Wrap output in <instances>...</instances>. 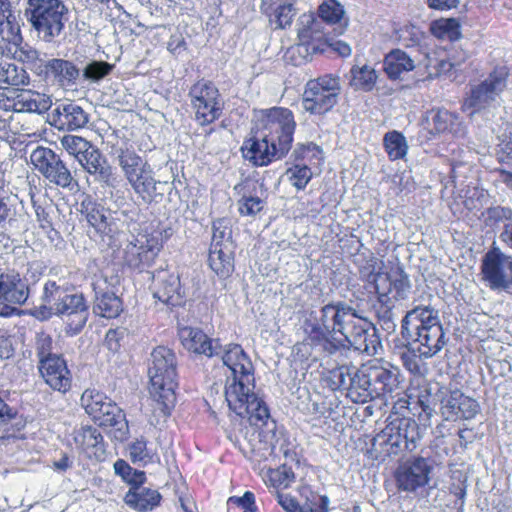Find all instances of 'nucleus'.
I'll use <instances>...</instances> for the list:
<instances>
[{
  "instance_id": "1",
  "label": "nucleus",
  "mask_w": 512,
  "mask_h": 512,
  "mask_svg": "<svg viewBox=\"0 0 512 512\" xmlns=\"http://www.w3.org/2000/svg\"><path fill=\"white\" fill-rule=\"evenodd\" d=\"M223 364L230 370L225 387V399L229 408L252 425L264 423L270 416L266 404L254 392V368L249 356L238 344H220Z\"/></svg>"
},
{
  "instance_id": "2",
  "label": "nucleus",
  "mask_w": 512,
  "mask_h": 512,
  "mask_svg": "<svg viewBox=\"0 0 512 512\" xmlns=\"http://www.w3.org/2000/svg\"><path fill=\"white\" fill-rule=\"evenodd\" d=\"M148 375L152 398V416L149 422L156 426L167 419L176 401L177 358L173 350L165 346L153 349L149 359Z\"/></svg>"
},
{
  "instance_id": "3",
  "label": "nucleus",
  "mask_w": 512,
  "mask_h": 512,
  "mask_svg": "<svg viewBox=\"0 0 512 512\" xmlns=\"http://www.w3.org/2000/svg\"><path fill=\"white\" fill-rule=\"evenodd\" d=\"M349 305L344 302L329 303L319 310V315L310 316L304 323L306 341L319 351L329 355L340 348V333Z\"/></svg>"
},
{
  "instance_id": "4",
  "label": "nucleus",
  "mask_w": 512,
  "mask_h": 512,
  "mask_svg": "<svg viewBox=\"0 0 512 512\" xmlns=\"http://www.w3.org/2000/svg\"><path fill=\"white\" fill-rule=\"evenodd\" d=\"M70 10L64 0H25L24 16L45 43H52L65 29Z\"/></svg>"
},
{
  "instance_id": "5",
  "label": "nucleus",
  "mask_w": 512,
  "mask_h": 512,
  "mask_svg": "<svg viewBox=\"0 0 512 512\" xmlns=\"http://www.w3.org/2000/svg\"><path fill=\"white\" fill-rule=\"evenodd\" d=\"M41 299L40 308L47 312L46 316L55 314L71 317L69 325L75 331H80L84 327L88 312L81 294L69 293L64 286L58 285L55 281H48L44 285Z\"/></svg>"
},
{
  "instance_id": "6",
  "label": "nucleus",
  "mask_w": 512,
  "mask_h": 512,
  "mask_svg": "<svg viewBox=\"0 0 512 512\" xmlns=\"http://www.w3.org/2000/svg\"><path fill=\"white\" fill-rule=\"evenodd\" d=\"M421 439L420 428L412 418H395L373 439L372 446L384 456L412 452Z\"/></svg>"
},
{
  "instance_id": "7",
  "label": "nucleus",
  "mask_w": 512,
  "mask_h": 512,
  "mask_svg": "<svg viewBox=\"0 0 512 512\" xmlns=\"http://www.w3.org/2000/svg\"><path fill=\"white\" fill-rule=\"evenodd\" d=\"M508 70L495 68L484 80L470 85V91L463 103V111L470 116L499 104V98L507 87Z\"/></svg>"
},
{
  "instance_id": "8",
  "label": "nucleus",
  "mask_w": 512,
  "mask_h": 512,
  "mask_svg": "<svg viewBox=\"0 0 512 512\" xmlns=\"http://www.w3.org/2000/svg\"><path fill=\"white\" fill-rule=\"evenodd\" d=\"M341 93L340 78L331 74L309 80L304 89L302 106L312 114L329 112Z\"/></svg>"
},
{
  "instance_id": "9",
  "label": "nucleus",
  "mask_w": 512,
  "mask_h": 512,
  "mask_svg": "<svg viewBox=\"0 0 512 512\" xmlns=\"http://www.w3.org/2000/svg\"><path fill=\"white\" fill-rule=\"evenodd\" d=\"M188 96L199 125L207 126L221 117L224 102L218 88L211 81L196 82L190 88Z\"/></svg>"
},
{
  "instance_id": "10",
  "label": "nucleus",
  "mask_w": 512,
  "mask_h": 512,
  "mask_svg": "<svg viewBox=\"0 0 512 512\" xmlns=\"http://www.w3.org/2000/svg\"><path fill=\"white\" fill-rule=\"evenodd\" d=\"M368 365L358 369L342 365L331 371V378L337 388L346 390V395L354 403H366L375 399Z\"/></svg>"
},
{
  "instance_id": "11",
  "label": "nucleus",
  "mask_w": 512,
  "mask_h": 512,
  "mask_svg": "<svg viewBox=\"0 0 512 512\" xmlns=\"http://www.w3.org/2000/svg\"><path fill=\"white\" fill-rule=\"evenodd\" d=\"M482 280L492 290L511 292L512 256L492 247L481 262Z\"/></svg>"
},
{
  "instance_id": "12",
  "label": "nucleus",
  "mask_w": 512,
  "mask_h": 512,
  "mask_svg": "<svg viewBox=\"0 0 512 512\" xmlns=\"http://www.w3.org/2000/svg\"><path fill=\"white\" fill-rule=\"evenodd\" d=\"M30 161L51 184L71 190L77 183L60 156L50 148L38 146L31 152Z\"/></svg>"
},
{
  "instance_id": "13",
  "label": "nucleus",
  "mask_w": 512,
  "mask_h": 512,
  "mask_svg": "<svg viewBox=\"0 0 512 512\" xmlns=\"http://www.w3.org/2000/svg\"><path fill=\"white\" fill-rule=\"evenodd\" d=\"M260 125V128H258L260 132L286 150L291 149L296 127L291 110L283 107H273L262 111Z\"/></svg>"
},
{
  "instance_id": "14",
  "label": "nucleus",
  "mask_w": 512,
  "mask_h": 512,
  "mask_svg": "<svg viewBox=\"0 0 512 512\" xmlns=\"http://www.w3.org/2000/svg\"><path fill=\"white\" fill-rule=\"evenodd\" d=\"M241 151L244 159L256 167L268 166L270 163L282 159L289 152L258 129L244 141Z\"/></svg>"
},
{
  "instance_id": "15",
  "label": "nucleus",
  "mask_w": 512,
  "mask_h": 512,
  "mask_svg": "<svg viewBox=\"0 0 512 512\" xmlns=\"http://www.w3.org/2000/svg\"><path fill=\"white\" fill-rule=\"evenodd\" d=\"M369 326L370 323L359 317L349 306L339 334L355 350L371 355L375 352V340L369 333Z\"/></svg>"
},
{
  "instance_id": "16",
  "label": "nucleus",
  "mask_w": 512,
  "mask_h": 512,
  "mask_svg": "<svg viewBox=\"0 0 512 512\" xmlns=\"http://www.w3.org/2000/svg\"><path fill=\"white\" fill-rule=\"evenodd\" d=\"M432 465L424 457H414L403 462L396 469L395 479L399 490L416 492L430 481Z\"/></svg>"
},
{
  "instance_id": "17",
  "label": "nucleus",
  "mask_w": 512,
  "mask_h": 512,
  "mask_svg": "<svg viewBox=\"0 0 512 512\" xmlns=\"http://www.w3.org/2000/svg\"><path fill=\"white\" fill-rule=\"evenodd\" d=\"M161 247L158 237L138 235L126 245L124 261L129 267L143 271L154 263Z\"/></svg>"
},
{
  "instance_id": "18",
  "label": "nucleus",
  "mask_w": 512,
  "mask_h": 512,
  "mask_svg": "<svg viewBox=\"0 0 512 512\" xmlns=\"http://www.w3.org/2000/svg\"><path fill=\"white\" fill-rule=\"evenodd\" d=\"M297 35L299 43L292 48V51L299 54L305 52L308 55L323 50L322 45L326 39V33L323 31L322 22L316 19L313 14L304 13L300 16Z\"/></svg>"
},
{
  "instance_id": "19",
  "label": "nucleus",
  "mask_w": 512,
  "mask_h": 512,
  "mask_svg": "<svg viewBox=\"0 0 512 512\" xmlns=\"http://www.w3.org/2000/svg\"><path fill=\"white\" fill-rule=\"evenodd\" d=\"M375 398H393L400 388V370L389 362L368 365Z\"/></svg>"
},
{
  "instance_id": "20",
  "label": "nucleus",
  "mask_w": 512,
  "mask_h": 512,
  "mask_svg": "<svg viewBox=\"0 0 512 512\" xmlns=\"http://www.w3.org/2000/svg\"><path fill=\"white\" fill-rule=\"evenodd\" d=\"M377 281V295L379 301L388 305L391 300H403L408 297L411 284L408 275L401 267L392 269L385 276H379Z\"/></svg>"
},
{
  "instance_id": "21",
  "label": "nucleus",
  "mask_w": 512,
  "mask_h": 512,
  "mask_svg": "<svg viewBox=\"0 0 512 512\" xmlns=\"http://www.w3.org/2000/svg\"><path fill=\"white\" fill-rule=\"evenodd\" d=\"M48 117L49 123L62 131H75L85 127L89 122L88 113L75 102L55 104Z\"/></svg>"
},
{
  "instance_id": "22",
  "label": "nucleus",
  "mask_w": 512,
  "mask_h": 512,
  "mask_svg": "<svg viewBox=\"0 0 512 512\" xmlns=\"http://www.w3.org/2000/svg\"><path fill=\"white\" fill-rule=\"evenodd\" d=\"M38 370L45 383L54 391L65 394L71 389L72 375L61 356L42 360Z\"/></svg>"
},
{
  "instance_id": "23",
  "label": "nucleus",
  "mask_w": 512,
  "mask_h": 512,
  "mask_svg": "<svg viewBox=\"0 0 512 512\" xmlns=\"http://www.w3.org/2000/svg\"><path fill=\"white\" fill-rule=\"evenodd\" d=\"M178 336L185 349L207 357H215L220 353V341L210 339L202 330L189 326L181 327Z\"/></svg>"
},
{
  "instance_id": "24",
  "label": "nucleus",
  "mask_w": 512,
  "mask_h": 512,
  "mask_svg": "<svg viewBox=\"0 0 512 512\" xmlns=\"http://www.w3.org/2000/svg\"><path fill=\"white\" fill-rule=\"evenodd\" d=\"M76 160L85 172L95 177V180L106 185H112L113 169L102 152L92 143L85 148V152L80 154Z\"/></svg>"
},
{
  "instance_id": "25",
  "label": "nucleus",
  "mask_w": 512,
  "mask_h": 512,
  "mask_svg": "<svg viewBox=\"0 0 512 512\" xmlns=\"http://www.w3.org/2000/svg\"><path fill=\"white\" fill-rule=\"evenodd\" d=\"M439 325H442L439 311L430 305L415 306L402 320V329L407 336Z\"/></svg>"
},
{
  "instance_id": "26",
  "label": "nucleus",
  "mask_w": 512,
  "mask_h": 512,
  "mask_svg": "<svg viewBox=\"0 0 512 512\" xmlns=\"http://www.w3.org/2000/svg\"><path fill=\"white\" fill-rule=\"evenodd\" d=\"M99 426L112 428L113 437L116 440L126 439L129 427L124 412L110 399L102 406L98 413L92 418Z\"/></svg>"
},
{
  "instance_id": "27",
  "label": "nucleus",
  "mask_w": 512,
  "mask_h": 512,
  "mask_svg": "<svg viewBox=\"0 0 512 512\" xmlns=\"http://www.w3.org/2000/svg\"><path fill=\"white\" fill-rule=\"evenodd\" d=\"M153 295L164 304L176 306L182 302L183 294L179 276L167 271H158L153 274Z\"/></svg>"
},
{
  "instance_id": "28",
  "label": "nucleus",
  "mask_w": 512,
  "mask_h": 512,
  "mask_svg": "<svg viewBox=\"0 0 512 512\" xmlns=\"http://www.w3.org/2000/svg\"><path fill=\"white\" fill-rule=\"evenodd\" d=\"M412 339L414 350L420 356L431 358L439 353L446 344L445 332L442 325L427 328L423 332L408 335Z\"/></svg>"
},
{
  "instance_id": "29",
  "label": "nucleus",
  "mask_w": 512,
  "mask_h": 512,
  "mask_svg": "<svg viewBox=\"0 0 512 512\" xmlns=\"http://www.w3.org/2000/svg\"><path fill=\"white\" fill-rule=\"evenodd\" d=\"M46 77L61 88L74 86L80 77V69L71 61L53 58L44 65Z\"/></svg>"
},
{
  "instance_id": "30",
  "label": "nucleus",
  "mask_w": 512,
  "mask_h": 512,
  "mask_svg": "<svg viewBox=\"0 0 512 512\" xmlns=\"http://www.w3.org/2000/svg\"><path fill=\"white\" fill-rule=\"evenodd\" d=\"M29 289L20 275L0 271V300L8 304L22 305L26 302Z\"/></svg>"
},
{
  "instance_id": "31",
  "label": "nucleus",
  "mask_w": 512,
  "mask_h": 512,
  "mask_svg": "<svg viewBox=\"0 0 512 512\" xmlns=\"http://www.w3.org/2000/svg\"><path fill=\"white\" fill-rule=\"evenodd\" d=\"M296 2L297 0H262L261 10L276 28L285 29L291 26L297 14L294 6Z\"/></svg>"
},
{
  "instance_id": "32",
  "label": "nucleus",
  "mask_w": 512,
  "mask_h": 512,
  "mask_svg": "<svg viewBox=\"0 0 512 512\" xmlns=\"http://www.w3.org/2000/svg\"><path fill=\"white\" fill-rule=\"evenodd\" d=\"M127 182L134 193L146 204L152 203L158 195L156 191L160 182L154 178V172L149 163L135 175L129 177Z\"/></svg>"
},
{
  "instance_id": "33",
  "label": "nucleus",
  "mask_w": 512,
  "mask_h": 512,
  "mask_svg": "<svg viewBox=\"0 0 512 512\" xmlns=\"http://www.w3.org/2000/svg\"><path fill=\"white\" fill-rule=\"evenodd\" d=\"M0 37L13 44L21 40L19 16L10 0H0Z\"/></svg>"
},
{
  "instance_id": "34",
  "label": "nucleus",
  "mask_w": 512,
  "mask_h": 512,
  "mask_svg": "<svg viewBox=\"0 0 512 512\" xmlns=\"http://www.w3.org/2000/svg\"><path fill=\"white\" fill-rule=\"evenodd\" d=\"M415 68V60L401 49L390 51L383 59V70L390 80L402 79L404 73L410 72Z\"/></svg>"
},
{
  "instance_id": "35",
  "label": "nucleus",
  "mask_w": 512,
  "mask_h": 512,
  "mask_svg": "<svg viewBox=\"0 0 512 512\" xmlns=\"http://www.w3.org/2000/svg\"><path fill=\"white\" fill-rule=\"evenodd\" d=\"M51 107L48 96L32 90H20L13 99L12 108L15 112L43 113Z\"/></svg>"
},
{
  "instance_id": "36",
  "label": "nucleus",
  "mask_w": 512,
  "mask_h": 512,
  "mask_svg": "<svg viewBox=\"0 0 512 512\" xmlns=\"http://www.w3.org/2000/svg\"><path fill=\"white\" fill-rule=\"evenodd\" d=\"M161 495L157 490L136 485L131 487L124 497L125 503L131 508L146 512L159 505Z\"/></svg>"
},
{
  "instance_id": "37",
  "label": "nucleus",
  "mask_w": 512,
  "mask_h": 512,
  "mask_svg": "<svg viewBox=\"0 0 512 512\" xmlns=\"http://www.w3.org/2000/svg\"><path fill=\"white\" fill-rule=\"evenodd\" d=\"M234 248V244H228L209 250V266L220 278H228L234 271Z\"/></svg>"
},
{
  "instance_id": "38",
  "label": "nucleus",
  "mask_w": 512,
  "mask_h": 512,
  "mask_svg": "<svg viewBox=\"0 0 512 512\" xmlns=\"http://www.w3.org/2000/svg\"><path fill=\"white\" fill-rule=\"evenodd\" d=\"M74 440L84 451L93 450L95 457L104 455V439L99 430L91 426H83L75 432Z\"/></svg>"
},
{
  "instance_id": "39",
  "label": "nucleus",
  "mask_w": 512,
  "mask_h": 512,
  "mask_svg": "<svg viewBox=\"0 0 512 512\" xmlns=\"http://www.w3.org/2000/svg\"><path fill=\"white\" fill-rule=\"evenodd\" d=\"M113 154L126 180L148 164L133 148L117 147Z\"/></svg>"
},
{
  "instance_id": "40",
  "label": "nucleus",
  "mask_w": 512,
  "mask_h": 512,
  "mask_svg": "<svg viewBox=\"0 0 512 512\" xmlns=\"http://www.w3.org/2000/svg\"><path fill=\"white\" fill-rule=\"evenodd\" d=\"M457 117L445 109L430 111L426 117V128L431 134L455 132V125H458Z\"/></svg>"
},
{
  "instance_id": "41",
  "label": "nucleus",
  "mask_w": 512,
  "mask_h": 512,
  "mask_svg": "<svg viewBox=\"0 0 512 512\" xmlns=\"http://www.w3.org/2000/svg\"><path fill=\"white\" fill-rule=\"evenodd\" d=\"M93 310L95 314L101 317L115 318L122 311V302L113 292H96Z\"/></svg>"
},
{
  "instance_id": "42",
  "label": "nucleus",
  "mask_w": 512,
  "mask_h": 512,
  "mask_svg": "<svg viewBox=\"0 0 512 512\" xmlns=\"http://www.w3.org/2000/svg\"><path fill=\"white\" fill-rule=\"evenodd\" d=\"M350 86L355 90L370 92L374 89L378 73L370 65L353 66L350 70Z\"/></svg>"
},
{
  "instance_id": "43",
  "label": "nucleus",
  "mask_w": 512,
  "mask_h": 512,
  "mask_svg": "<svg viewBox=\"0 0 512 512\" xmlns=\"http://www.w3.org/2000/svg\"><path fill=\"white\" fill-rule=\"evenodd\" d=\"M129 458L134 464L147 465L159 461L156 450L148 447V442L144 437L132 441L128 445Z\"/></svg>"
},
{
  "instance_id": "44",
  "label": "nucleus",
  "mask_w": 512,
  "mask_h": 512,
  "mask_svg": "<svg viewBox=\"0 0 512 512\" xmlns=\"http://www.w3.org/2000/svg\"><path fill=\"white\" fill-rule=\"evenodd\" d=\"M490 219L502 223L500 239L512 249V209L508 207H493L488 210Z\"/></svg>"
},
{
  "instance_id": "45",
  "label": "nucleus",
  "mask_w": 512,
  "mask_h": 512,
  "mask_svg": "<svg viewBox=\"0 0 512 512\" xmlns=\"http://www.w3.org/2000/svg\"><path fill=\"white\" fill-rule=\"evenodd\" d=\"M82 208L86 212L87 221L98 231H104L109 225L111 218L110 211L105 209L102 205L94 202H82Z\"/></svg>"
},
{
  "instance_id": "46",
  "label": "nucleus",
  "mask_w": 512,
  "mask_h": 512,
  "mask_svg": "<svg viewBox=\"0 0 512 512\" xmlns=\"http://www.w3.org/2000/svg\"><path fill=\"white\" fill-rule=\"evenodd\" d=\"M431 33L442 40L455 41L460 38V24L455 18H442L430 25Z\"/></svg>"
},
{
  "instance_id": "47",
  "label": "nucleus",
  "mask_w": 512,
  "mask_h": 512,
  "mask_svg": "<svg viewBox=\"0 0 512 512\" xmlns=\"http://www.w3.org/2000/svg\"><path fill=\"white\" fill-rule=\"evenodd\" d=\"M27 80L28 75L23 67L8 61L0 63V83L19 86L25 85Z\"/></svg>"
},
{
  "instance_id": "48",
  "label": "nucleus",
  "mask_w": 512,
  "mask_h": 512,
  "mask_svg": "<svg viewBox=\"0 0 512 512\" xmlns=\"http://www.w3.org/2000/svg\"><path fill=\"white\" fill-rule=\"evenodd\" d=\"M212 242L210 248H219L233 244L231 221L226 218H220L212 224Z\"/></svg>"
},
{
  "instance_id": "49",
  "label": "nucleus",
  "mask_w": 512,
  "mask_h": 512,
  "mask_svg": "<svg viewBox=\"0 0 512 512\" xmlns=\"http://www.w3.org/2000/svg\"><path fill=\"white\" fill-rule=\"evenodd\" d=\"M384 146L392 160L403 158L408 149L405 137L397 131H391L385 134Z\"/></svg>"
},
{
  "instance_id": "50",
  "label": "nucleus",
  "mask_w": 512,
  "mask_h": 512,
  "mask_svg": "<svg viewBox=\"0 0 512 512\" xmlns=\"http://www.w3.org/2000/svg\"><path fill=\"white\" fill-rule=\"evenodd\" d=\"M294 478L292 469L282 465L277 469H269L264 477V481L275 488H287L294 481Z\"/></svg>"
},
{
  "instance_id": "51",
  "label": "nucleus",
  "mask_w": 512,
  "mask_h": 512,
  "mask_svg": "<svg viewBox=\"0 0 512 512\" xmlns=\"http://www.w3.org/2000/svg\"><path fill=\"white\" fill-rule=\"evenodd\" d=\"M284 177L297 190H302L311 180L312 171L307 165H294L286 170Z\"/></svg>"
},
{
  "instance_id": "52",
  "label": "nucleus",
  "mask_w": 512,
  "mask_h": 512,
  "mask_svg": "<svg viewBox=\"0 0 512 512\" xmlns=\"http://www.w3.org/2000/svg\"><path fill=\"white\" fill-rule=\"evenodd\" d=\"M115 474L120 476L125 482L132 485H141L145 481V473L143 471L133 469L125 460L118 459L114 463Z\"/></svg>"
},
{
  "instance_id": "53",
  "label": "nucleus",
  "mask_w": 512,
  "mask_h": 512,
  "mask_svg": "<svg viewBox=\"0 0 512 512\" xmlns=\"http://www.w3.org/2000/svg\"><path fill=\"white\" fill-rule=\"evenodd\" d=\"M108 399L106 395L99 391L87 389L81 396V403L86 413L93 418Z\"/></svg>"
},
{
  "instance_id": "54",
  "label": "nucleus",
  "mask_w": 512,
  "mask_h": 512,
  "mask_svg": "<svg viewBox=\"0 0 512 512\" xmlns=\"http://www.w3.org/2000/svg\"><path fill=\"white\" fill-rule=\"evenodd\" d=\"M90 143L91 142L87 139L72 134L64 135L62 138H60V144L62 148L75 159H77L80 154L85 152V148L89 146Z\"/></svg>"
},
{
  "instance_id": "55",
  "label": "nucleus",
  "mask_w": 512,
  "mask_h": 512,
  "mask_svg": "<svg viewBox=\"0 0 512 512\" xmlns=\"http://www.w3.org/2000/svg\"><path fill=\"white\" fill-rule=\"evenodd\" d=\"M318 12L320 18L329 24L340 22L344 15L343 7L335 0H329L321 4Z\"/></svg>"
},
{
  "instance_id": "56",
  "label": "nucleus",
  "mask_w": 512,
  "mask_h": 512,
  "mask_svg": "<svg viewBox=\"0 0 512 512\" xmlns=\"http://www.w3.org/2000/svg\"><path fill=\"white\" fill-rule=\"evenodd\" d=\"M113 65L103 61H92L83 69V78L92 82H98L107 76Z\"/></svg>"
},
{
  "instance_id": "57",
  "label": "nucleus",
  "mask_w": 512,
  "mask_h": 512,
  "mask_svg": "<svg viewBox=\"0 0 512 512\" xmlns=\"http://www.w3.org/2000/svg\"><path fill=\"white\" fill-rule=\"evenodd\" d=\"M462 397L463 393L461 391L454 390L441 400V412L446 420H456Z\"/></svg>"
},
{
  "instance_id": "58",
  "label": "nucleus",
  "mask_w": 512,
  "mask_h": 512,
  "mask_svg": "<svg viewBox=\"0 0 512 512\" xmlns=\"http://www.w3.org/2000/svg\"><path fill=\"white\" fill-rule=\"evenodd\" d=\"M35 351L38 357V364L42 362V360L60 356L56 353H53V340L50 335L45 333L37 334Z\"/></svg>"
},
{
  "instance_id": "59",
  "label": "nucleus",
  "mask_w": 512,
  "mask_h": 512,
  "mask_svg": "<svg viewBox=\"0 0 512 512\" xmlns=\"http://www.w3.org/2000/svg\"><path fill=\"white\" fill-rule=\"evenodd\" d=\"M380 270V267H378V262L376 259H368L365 263V265H363L359 272H360V277L362 279H364L365 281H367L368 283L372 284L375 291L377 292V279L379 276H385L386 273H382L379 271Z\"/></svg>"
},
{
  "instance_id": "60",
  "label": "nucleus",
  "mask_w": 512,
  "mask_h": 512,
  "mask_svg": "<svg viewBox=\"0 0 512 512\" xmlns=\"http://www.w3.org/2000/svg\"><path fill=\"white\" fill-rule=\"evenodd\" d=\"M227 505L229 509L240 508L242 512H255V496L252 492L246 491L243 496H232L228 499Z\"/></svg>"
},
{
  "instance_id": "61",
  "label": "nucleus",
  "mask_w": 512,
  "mask_h": 512,
  "mask_svg": "<svg viewBox=\"0 0 512 512\" xmlns=\"http://www.w3.org/2000/svg\"><path fill=\"white\" fill-rule=\"evenodd\" d=\"M262 208V200L256 196L243 195L238 201V210L244 216H253L261 211Z\"/></svg>"
},
{
  "instance_id": "62",
  "label": "nucleus",
  "mask_w": 512,
  "mask_h": 512,
  "mask_svg": "<svg viewBox=\"0 0 512 512\" xmlns=\"http://www.w3.org/2000/svg\"><path fill=\"white\" fill-rule=\"evenodd\" d=\"M461 400L462 401L459 403V410H457L458 413L456 419L463 418L468 420L474 418L479 412L478 402L468 396H465L464 394Z\"/></svg>"
},
{
  "instance_id": "63",
  "label": "nucleus",
  "mask_w": 512,
  "mask_h": 512,
  "mask_svg": "<svg viewBox=\"0 0 512 512\" xmlns=\"http://www.w3.org/2000/svg\"><path fill=\"white\" fill-rule=\"evenodd\" d=\"M329 499L327 496L313 495L302 506L299 505L298 512H327Z\"/></svg>"
},
{
  "instance_id": "64",
  "label": "nucleus",
  "mask_w": 512,
  "mask_h": 512,
  "mask_svg": "<svg viewBox=\"0 0 512 512\" xmlns=\"http://www.w3.org/2000/svg\"><path fill=\"white\" fill-rule=\"evenodd\" d=\"M22 39L15 44L16 48L14 51V57L20 62L27 63V64H33L38 59L39 53L38 51L31 47L28 44L21 45Z\"/></svg>"
}]
</instances>
